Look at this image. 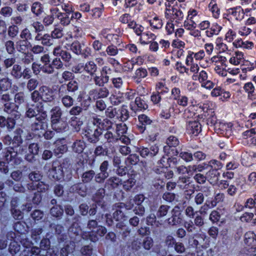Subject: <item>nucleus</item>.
Instances as JSON below:
<instances>
[{
    "mask_svg": "<svg viewBox=\"0 0 256 256\" xmlns=\"http://www.w3.org/2000/svg\"><path fill=\"white\" fill-rule=\"evenodd\" d=\"M49 110V104H41L40 107L32 106L30 107L27 108L26 116L29 118H32L36 116L38 112H40L42 114L41 116L43 118H46L47 116V112Z\"/></svg>",
    "mask_w": 256,
    "mask_h": 256,
    "instance_id": "f257e3e1",
    "label": "nucleus"
},
{
    "mask_svg": "<svg viewBox=\"0 0 256 256\" xmlns=\"http://www.w3.org/2000/svg\"><path fill=\"white\" fill-rule=\"evenodd\" d=\"M192 79L194 80L198 81L202 85V86L206 88L210 89L214 86V84L208 80L207 72L204 70H202L196 74H194L192 76Z\"/></svg>",
    "mask_w": 256,
    "mask_h": 256,
    "instance_id": "f03ea898",
    "label": "nucleus"
},
{
    "mask_svg": "<svg viewBox=\"0 0 256 256\" xmlns=\"http://www.w3.org/2000/svg\"><path fill=\"white\" fill-rule=\"evenodd\" d=\"M182 210L179 206H176L172 210V216L167 220L169 224L176 226L180 224L182 220Z\"/></svg>",
    "mask_w": 256,
    "mask_h": 256,
    "instance_id": "7ed1b4c3",
    "label": "nucleus"
},
{
    "mask_svg": "<svg viewBox=\"0 0 256 256\" xmlns=\"http://www.w3.org/2000/svg\"><path fill=\"white\" fill-rule=\"evenodd\" d=\"M226 15L231 20H240L244 18V12L241 6H236L227 10Z\"/></svg>",
    "mask_w": 256,
    "mask_h": 256,
    "instance_id": "20e7f679",
    "label": "nucleus"
},
{
    "mask_svg": "<svg viewBox=\"0 0 256 256\" xmlns=\"http://www.w3.org/2000/svg\"><path fill=\"white\" fill-rule=\"evenodd\" d=\"M166 146L164 147V150L165 152L170 154L171 156H176L178 154V152L176 150L172 149L171 150L172 154L169 152L170 148H176L177 146L180 143L178 138L174 136H170L166 140Z\"/></svg>",
    "mask_w": 256,
    "mask_h": 256,
    "instance_id": "39448f33",
    "label": "nucleus"
},
{
    "mask_svg": "<svg viewBox=\"0 0 256 256\" xmlns=\"http://www.w3.org/2000/svg\"><path fill=\"white\" fill-rule=\"evenodd\" d=\"M48 176L54 180H60L63 176L62 167L59 163L54 162L48 171Z\"/></svg>",
    "mask_w": 256,
    "mask_h": 256,
    "instance_id": "423d86ee",
    "label": "nucleus"
},
{
    "mask_svg": "<svg viewBox=\"0 0 256 256\" xmlns=\"http://www.w3.org/2000/svg\"><path fill=\"white\" fill-rule=\"evenodd\" d=\"M244 242L251 246L252 254L250 256H256V235L252 232H248L244 234Z\"/></svg>",
    "mask_w": 256,
    "mask_h": 256,
    "instance_id": "0eeeda50",
    "label": "nucleus"
},
{
    "mask_svg": "<svg viewBox=\"0 0 256 256\" xmlns=\"http://www.w3.org/2000/svg\"><path fill=\"white\" fill-rule=\"evenodd\" d=\"M40 92L41 100L44 102H51L54 99L52 90L46 86H42L40 88Z\"/></svg>",
    "mask_w": 256,
    "mask_h": 256,
    "instance_id": "6e6552de",
    "label": "nucleus"
},
{
    "mask_svg": "<svg viewBox=\"0 0 256 256\" xmlns=\"http://www.w3.org/2000/svg\"><path fill=\"white\" fill-rule=\"evenodd\" d=\"M52 54L55 56L60 57L62 60L66 62H69L72 58L70 53L62 50L60 46H57L54 48Z\"/></svg>",
    "mask_w": 256,
    "mask_h": 256,
    "instance_id": "1a4fd4ad",
    "label": "nucleus"
},
{
    "mask_svg": "<svg viewBox=\"0 0 256 256\" xmlns=\"http://www.w3.org/2000/svg\"><path fill=\"white\" fill-rule=\"evenodd\" d=\"M78 90V84L76 80L70 81L66 85L62 84L58 88V94L62 96L66 92H74Z\"/></svg>",
    "mask_w": 256,
    "mask_h": 256,
    "instance_id": "9d476101",
    "label": "nucleus"
},
{
    "mask_svg": "<svg viewBox=\"0 0 256 256\" xmlns=\"http://www.w3.org/2000/svg\"><path fill=\"white\" fill-rule=\"evenodd\" d=\"M214 126L218 133H220L227 137H228L232 134V124H226L220 122H216L214 124Z\"/></svg>",
    "mask_w": 256,
    "mask_h": 256,
    "instance_id": "9b49d317",
    "label": "nucleus"
},
{
    "mask_svg": "<svg viewBox=\"0 0 256 256\" xmlns=\"http://www.w3.org/2000/svg\"><path fill=\"white\" fill-rule=\"evenodd\" d=\"M48 67L46 74H51L54 72V70H60L64 68V63L60 58L56 56L51 62L50 64L47 66Z\"/></svg>",
    "mask_w": 256,
    "mask_h": 256,
    "instance_id": "f8f14e48",
    "label": "nucleus"
},
{
    "mask_svg": "<svg viewBox=\"0 0 256 256\" xmlns=\"http://www.w3.org/2000/svg\"><path fill=\"white\" fill-rule=\"evenodd\" d=\"M52 129L58 132L64 131L68 127V124L62 118L51 122Z\"/></svg>",
    "mask_w": 256,
    "mask_h": 256,
    "instance_id": "ddd939ff",
    "label": "nucleus"
},
{
    "mask_svg": "<svg viewBox=\"0 0 256 256\" xmlns=\"http://www.w3.org/2000/svg\"><path fill=\"white\" fill-rule=\"evenodd\" d=\"M31 46V44L26 40H18L16 42V48L21 53L28 52Z\"/></svg>",
    "mask_w": 256,
    "mask_h": 256,
    "instance_id": "4468645a",
    "label": "nucleus"
},
{
    "mask_svg": "<svg viewBox=\"0 0 256 256\" xmlns=\"http://www.w3.org/2000/svg\"><path fill=\"white\" fill-rule=\"evenodd\" d=\"M188 132L194 136H197L201 131V125L196 121H190L187 125Z\"/></svg>",
    "mask_w": 256,
    "mask_h": 256,
    "instance_id": "2eb2a0df",
    "label": "nucleus"
},
{
    "mask_svg": "<svg viewBox=\"0 0 256 256\" xmlns=\"http://www.w3.org/2000/svg\"><path fill=\"white\" fill-rule=\"evenodd\" d=\"M220 175V172L216 168H211L206 173L207 180L211 184H214L218 180V177Z\"/></svg>",
    "mask_w": 256,
    "mask_h": 256,
    "instance_id": "dca6fc26",
    "label": "nucleus"
},
{
    "mask_svg": "<svg viewBox=\"0 0 256 256\" xmlns=\"http://www.w3.org/2000/svg\"><path fill=\"white\" fill-rule=\"evenodd\" d=\"M148 106L145 102L140 97H136L134 104H131V109L136 112L138 110H146Z\"/></svg>",
    "mask_w": 256,
    "mask_h": 256,
    "instance_id": "f3484780",
    "label": "nucleus"
},
{
    "mask_svg": "<svg viewBox=\"0 0 256 256\" xmlns=\"http://www.w3.org/2000/svg\"><path fill=\"white\" fill-rule=\"evenodd\" d=\"M44 118H43L42 116L36 118L37 122L32 124V130L35 132L39 130L42 132V130H44L47 128V124L43 121Z\"/></svg>",
    "mask_w": 256,
    "mask_h": 256,
    "instance_id": "a211bd4d",
    "label": "nucleus"
},
{
    "mask_svg": "<svg viewBox=\"0 0 256 256\" xmlns=\"http://www.w3.org/2000/svg\"><path fill=\"white\" fill-rule=\"evenodd\" d=\"M106 232L107 230L104 226H98L96 232H92L90 233L89 238L91 241L96 242L98 240V238L95 234H96L98 236L102 237L106 233Z\"/></svg>",
    "mask_w": 256,
    "mask_h": 256,
    "instance_id": "6ab92c4d",
    "label": "nucleus"
},
{
    "mask_svg": "<svg viewBox=\"0 0 256 256\" xmlns=\"http://www.w3.org/2000/svg\"><path fill=\"white\" fill-rule=\"evenodd\" d=\"M162 198L166 202L173 204H176L180 201V198L178 194L170 192H164Z\"/></svg>",
    "mask_w": 256,
    "mask_h": 256,
    "instance_id": "aec40b11",
    "label": "nucleus"
},
{
    "mask_svg": "<svg viewBox=\"0 0 256 256\" xmlns=\"http://www.w3.org/2000/svg\"><path fill=\"white\" fill-rule=\"evenodd\" d=\"M156 37V36L150 32H143L140 36V41L142 44H146L154 40Z\"/></svg>",
    "mask_w": 256,
    "mask_h": 256,
    "instance_id": "412c9836",
    "label": "nucleus"
},
{
    "mask_svg": "<svg viewBox=\"0 0 256 256\" xmlns=\"http://www.w3.org/2000/svg\"><path fill=\"white\" fill-rule=\"evenodd\" d=\"M49 108H50V105ZM48 110H50L51 122L62 118V111L59 106H54Z\"/></svg>",
    "mask_w": 256,
    "mask_h": 256,
    "instance_id": "4be33fe9",
    "label": "nucleus"
},
{
    "mask_svg": "<svg viewBox=\"0 0 256 256\" xmlns=\"http://www.w3.org/2000/svg\"><path fill=\"white\" fill-rule=\"evenodd\" d=\"M230 62L234 65H238L244 62V54L242 52H236L230 59Z\"/></svg>",
    "mask_w": 256,
    "mask_h": 256,
    "instance_id": "5701e85b",
    "label": "nucleus"
},
{
    "mask_svg": "<svg viewBox=\"0 0 256 256\" xmlns=\"http://www.w3.org/2000/svg\"><path fill=\"white\" fill-rule=\"evenodd\" d=\"M70 48L74 53L78 55L82 54L83 48H84V44L82 42L76 40L71 44Z\"/></svg>",
    "mask_w": 256,
    "mask_h": 256,
    "instance_id": "b1692460",
    "label": "nucleus"
},
{
    "mask_svg": "<svg viewBox=\"0 0 256 256\" xmlns=\"http://www.w3.org/2000/svg\"><path fill=\"white\" fill-rule=\"evenodd\" d=\"M110 130L108 129L106 131L103 132L102 134L104 138L108 144L116 142L118 140V136L114 134Z\"/></svg>",
    "mask_w": 256,
    "mask_h": 256,
    "instance_id": "393cba45",
    "label": "nucleus"
},
{
    "mask_svg": "<svg viewBox=\"0 0 256 256\" xmlns=\"http://www.w3.org/2000/svg\"><path fill=\"white\" fill-rule=\"evenodd\" d=\"M27 188L28 190H34L36 189L38 192H43L48 190V186L42 182H39L38 184L36 186H34L32 184H28Z\"/></svg>",
    "mask_w": 256,
    "mask_h": 256,
    "instance_id": "a878e982",
    "label": "nucleus"
},
{
    "mask_svg": "<svg viewBox=\"0 0 256 256\" xmlns=\"http://www.w3.org/2000/svg\"><path fill=\"white\" fill-rule=\"evenodd\" d=\"M105 190L104 188H100L98 190L94 197V200L102 208L104 206V202L102 198L104 197Z\"/></svg>",
    "mask_w": 256,
    "mask_h": 256,
    "instance_id": "bb28decb",
    "label": "nucleus"
},
{
    "mask_svg": "<svg viewBox=\"0 0 256 256\" xmlns=\"http://www.w3.org/2000/svg\"><path fill=\"white\" fill-rule=\"evenodd\" d=\"M97 66L93 61H89L84 66V70L90 76H94L97 71Z\"/></svg>",
    "mask_w": 256,
    "mask_h": 256,
    "instance_id": "cd10ccee",
    "label": "nucleus"
},
{
    "mask_svg": "<svg viewBox=\"0 0 256 256\" xmlns=\"http://www.w3.org/2000/svg\"><path fill=\"white\" fill-rule=\"evenodd\" d=\"M186 63L188 66H190L188 69L190 72L194 74H196L198 72L200 68L197 64L194 63V60H192L191 56H187Z\"/></svg>",
    "mask_w": 256,
    "mask_h": 256,
    "instance_id": "c85d7f7f",
    "label": "nucleus"
},
{
    "mask_svg": "<svg viewBox=\"0 0 256 256\" xmlns=\"http://www.w3.org/2000/svg\"><path fill=\"white\" fill-rule=\"evenodd\" d=\"M13 13V8L8 6H4L0 9V15L5 19L10 18L12 16Z\"/></svg>",
    "mask_w": 256,
    "mask_h": 256,
    "instance_id": "c756f323",
    "label": "nucleus"
},
{
    "mask_svg": "<svg viewBox=\"0 0 256 256\" xmlns=\"http://www.w3.org/2000/svg\"><path fill=\"white\" fill-rule=\"evenodd\" d=\"M40 62L44 64V65L40 68L42 72L46 74V70H48V64H50V57L48 54H45L41 56L40 58Z\"/></svg>",
    "mask_w": 256,
    "mask_h": 256,
    "instance_id": "7c9ffc66",
    "label": "nucleus"
},
{
    "mask_svg": "<svg viewBox=\"0 0 256 256\" xmlns=\"http://www.w3.org/2000/svg\"><path fill=\"white\" fill-rule=\"evenodd\" d=\"M31 11L36 16H40L44 12L42 4L38 2H34L31 6Z\"/></svg>",
    "mask_w": 256,
    "mask_h": 256,
    "instance_id": "2f4dec72",
    "label": "nucleus"
},
{
    "mask_svg": "<svg viewBox=\"0 0 256 256\" xmlns=\"http://www.w3.org/2000/svg\"><path fill=\"white\" fill-rule=\"evenodd\" d=\"M244 88L245 91L248 94V96L251 100H254L256 98V94L254 93V88L252 82L246 83Z\"/></svg>",
    "mask_w": 256,
    "mask_h": 256,
    "instance_id": "473e14b6",
    "label": "nucleus"
},
{
    "mask_svg": "<svg viewBox=\"0 0 256 256\" xmlns=\"http://www.w3.org/2000/svg\"><path fill=\"white\" fill-rule=\"evenodd\" d=\"M71 190L76 192L82 196H84L86 195V186L83 184L78 183L73 185L71 187Z\"/></svg>",
    "mask_w": 256,
    "mask_h": 256,
    "instance_id": "72a5a7b5",
    "label": "nucleus"
},
{
    "mask_svg": "<svg viewBox=\"0 0 256 256\" xmlns=\"http://www.w3.org/2000/svg\"><path fill=\"white\" fill-rule=\"evenodd\" d=\"M190 183V178L189 176H180L177 182L178 186L182 189L188 188Z\"/></svg>",
    "mask_w": 256,
    "mask_h": 256,
    "instance_id": "f704fd0d",
    "label": "nucleus"
},
{
    "mask_svg": "<svg viewBox=\"0 0 256 256\" xmlns=\"http://www.w3.org/2000/svg\"><path fill=\"white\" fill-rule=\"evenodd\" d=\"M86 147L85 143L83 140H76L72 146V150L76 153H82Z\"/></svg>",
    "mask_w": 256,
    "mask_h": 256,
    "instance_id": "c9c22d12",
    "label": "nucleus"
},
{
    "mask_svg": "<svg viewBox=\"0 0 256 256\" xmlns=\"http://www.w3.org/2000/svg\"><path fill=\"white\" fill-rule=\"evenodd\" d=\"M109 79V77H106L100 74V76H94V81L96 85L99 86H103L104 84L108 82Z\"/></svg>",
    "mask_w": 256,
    "mask_h": 256,
    "instance_id": "e433bc0d",
    "label": "nucleus"
},
{
    "mask_svg": "<svg viewBox=\"0 0 256 256\" xmlns=\"http://www.w3.org/2000/svg\"><path fill=\"white\" fill-rule=\"evenodd\" d=\"M67 150V146L66 145L62 144L60 142H56L55 143V148L54 150L56 156L60 157V154H62Z\"/></svg>",
    "mask_w": 256,
    "mask_h": 256,
    "instance_id": "4c0bfd02",
    "label": "nucleus"
},
{
    "mask_svg": "<svg viewBox=\"0 0 256 256\" xmlns=\"http://www.w3.org/2000/svg\"><path fill=\"white\" fill-rule=\"evenodd\" d=\"M103 132H101L100 128H96L94 130L90 138L88 139V141L91 143L96 144L100 140V136L102 135Z\"/></svg>",
    "mask_w": 256,
    "mask_h": 256,
    "instance_id": "58836bf2",
    "label": "nucleus"
},
{
    "mask_svg": "<svg viewBox=\"0 0 256 256\" xmlns=\"http://www.w3.org/2000/svg\"><path fill=\"white\" fill-rule=\"evenodd\" d=\"M121 180L116 176H112L108 179L106 182V186L110 187L112 188H116L120 184Z\"/></svg>",
    "mask_w": 256,
    "mask_h": 256,
    "instance_id": "ea45409f",
    "label": "nucleus"
},
{
    "mask_svg": "<svg viewBox=\"0 0 256 256\" xmlns=\"http://www.w3.org/2000/svg\"><path fill=\"white\" fill-rule=\"evenodd\" d=\"M70 15L67 13L62 12L58 18L60 24L63 26L68 25L72 18V16H70Z\"/></svg>",
    "mask_w": 256,
    "mask_h": 256,
    "instance_id": "a19ab883",
    "label": "nucleus"
},
{
    "mask_svg": "<svg viewBox=\"0 0 256 256\" xmlns=\"http://www.w3.org/2000/svg\"><path fill=\"white\" fill-rule=\"evenodd\" d=\"M10 74L16 79H20L21 78L22 76L21 66L17 64H14L10 72Z\"/></svg>",
    "mask_w": 256,
    "mask_h": 256,
    "instance_id": "79ce46f5",
    "label": "nucleus"
},
{
    "mask_svg": "<svg viewBox=\"0 0 256 256\" xmlns=\"http://www.w3.org/2000/svg\"><path fill=\"white\" fill-rule=\"evenodd\" d=\"M136 176V174L132 175L128 180L124 182L122 186L125 190H130L135 184L136 180L134 178Z\"/></svg>",
    "mask_w": 256,
    "mask_h": 256,
    "instance_id": "37998d69",
    "label": "nucleus"
},
{
    "mask_svg": "<svg viewBox=\"0 0 256 256\" xmlns=\"http://www.w3.org/2000/svg\"><path fill=\"white\" fill-rule=\"evenodd\" d=\"M184 26L186 29L192 30L196 28V22L193 19V16H189L184 21Z\"/></svg>",
    "mask_w": 256,
    "mask_h": 256,
    "instance_id": "c03bdc74",
    "label": "nucleus"
},
{
    "mask_svg": "<svg viewBox=\"0 0 256 256\" xmlns=\"http://www.w3.org/2000/svg\"><path fill=\"white\" fill-rule=\"evenodd\" d=\"M95 172L93 170H89L83 173L82 176V180L84 183L90 182L94 178Z\"/></svg>",
    "mask_w": 256,
    "mask_h": 256,
    "instance_id": "a18cd8bd",
    "label": "nucleus"
},
{
    "mask_svg": "<svg viewBox=\"0 0 256 256\" xmlns=\"http://www.w3.org/2000/svg\"><path fill=\"white\" fill-rule=\"evenodd\" d=\"M63 208L60 205H55L50 210V213L54 217L60 216L63 214Z\"/></svg>",
    "mask_w": 256,
    "mask_h": 256,
    "instance_id": "49530a36",
    "label": "nucleus"
},
{
    "mask_svg": "<svg viewBox=\"0 0 256 256\" xmlns=\"http://www.w3.org/2000/svg\"><path fill=\"white\" fill-rule=\"evenodd\" d=\"M108 150L107 148L102 146L99 145L96 146L94 150V155L95 156H105L108 154Z\"/></svg>",
    "mask_w": 256,
    "mask_h": 256,
    "instance_id": "de8ad7c7",
    "label": "nucleus"
},
{
    "mask_svg": "<svg viewBox=\"0 0 256 256\" xmlns=\"http://www.w3.org/2000/svg\"><path fill=\"white\" fill-rule=\"evenodd\" d=\"M112 122L108 118L103 119L100 126L96 128H100L101 132H105L106 130L112 128Z\"/></svg>",
    "mask_w": 256,
    "mask_h": 256,
    "instance_id": "09e8293b",
    "label": "nucleus"
},
{
    "mask_svg": "<svg viewBox=\"0 0 256 256\" xmlns=\"http://www.w3.org/2000/svg\"><path fill=\"white\" fill-rule=\"evenodd\" d=\"M170 206L168 205H161L158 210L156 216L158 218H160L166 216L169 211Z\"/></svg>",
    "mask_w": 256,
    "mask_h": 256,
    "instance_id": "8fccbe9b",
    "label": "nucleus"
},
{
    "mask_svg": "<svg viewBox=\"0 0 256 256\" xmlns=\"http://www.w3.org/2000/svg\"><path fill=\"white\" fill-rule=\"evenodd\" d=\"M19 32L18 26L15 24H12L8 26V34L11 38H16Z\"/></svg>",
    "mask_w": 256,
    "mask_h": 256,
    "instance_id": "3c124183",
    "label": "nucleus"
},
{
    "mask_svg": "<svg viewBox=\"0 0 256 256\" xmlns=\"http://www.w3.org/2000/svg\"><path fill=\"white\" fill-rule=\"evenodd\" d=\"M18 109V106L11 101L4 104V111L8 114Z\"/></svg>",
    "mask_w": 256,
    "mask_h": 256,
    "instance_id": "603ef678",
    "label": "nucleus"
},
{
    "mask_svg": "<svg viewBox=\"0 0 256 256\" xmlns=\"http://www.w3.org/2000/svg\"><path fill=\"white\" fill-rule=\"evenodd\" d=\"M74 101V98L68 95H65L63 96L62 98V104L65 107L67 108H69L72 106Z\"/></svg>",
    "mask_w": 256,
    "mask_h": 256,
    "instance_id": "864d4df0",
    "label": "nucleus"
},
{
    "mask_svg": "<svg viewBox=\"0 0 256 256\" xmlns=\"http://www.w3.org/2000/svg\"><path fill=\"white\" fill-rule=\"evenodd\" d=\"M18 154L17 152L14 150L12 148H9L5 154V158L8 162L12 161Z\"/></svg>",
    "mask_w": 256,
    "mask_h": 256,
    "instance_id": "5fc2aeb1",
    "label": "nucleus"
},
{
    "mask_svg": "<svg viewBox=\"0 0 256 256\" xmlns=\"http://www.w3.org/2000/svg\"><path fill=\"white\" fill-rule=\"evenodd\" d=\"M28 177L30 181L32 182H38L42 179V176L39 172L33 171L28 174Z\"/></svg>",
    "mask_w": 256,
    "mask_h": 256,
    "instance_id": "6e6d98bb",
    "label": "nucleus"
},
{
    "mask_svg": "<svg viewBox=\"0 0 256 256\" xmlns=\"http://www.w3.org/2000/svg\"><path fill=\"white\" fill-rule=\"evenodd\" d=\"M38 81L34 78L30 79L27 82L26 88L30 91L34 90L38 86Z\"/></svg>",
    "mask_w": 256,
    "mask_h": 256,
    "instance_id": "4d7b16f0",
    "label": "nucleus"
},
{
    "mask_svg": "<svg viewBox=\"0 0 256 256\" xmlns=\"http://www.w3.org/2000/svg\"><path fill=\"white\" fill-rule=\"evenodd\" d=\"M11 80L8 78H4L0 80V89L7 90L11 86Z\"/></svg>",
    "mask_w": 256,
    "mask_h": 256,
    "instance_id": "13d9d810",
    "label": "nucleus"
},
{
    "mask_svg": "<svg viewBox=\"0 0 256 256\" xmlns=\"http://www.w3.org/2000/svg\"><path fill=\"white\" fill-rule=\"evenodd\" d=\"M30 49L32 54H40L43 53L44 50V48L42 46L38 44H34L32 46L31 44V46H30Z\"/></svg>",
    "mask_w": 256,
    "mask_h": 256,
    "instance_id": "bf43d9fd",
    "label": "nucleus"
},
{
    "mask_svg": "<svg viewBox=\"0 0 256 256\" xmlns=\"http://www.w3.org/2000/svg\"><path fill=\"white\" fill-rule=\"evenodd\" d=\"M212 208V207L210 202V201L206 200L204 204L200 207L198 212L202 216H204L208 214V210Z\"/></svg>",
    "mask_w": 256,
    "mask_h": 256,
    "instance_id": "052dcab7",
    "label": "nucleus"
},
{
    "mask_svg": "<svg viewBox=\"0 0 256 256\" xmlns=\"http://www.w3.org/2000/svg\"><path fill=\"white\" fill-rule=\"evenodd\" d=\"M139 161V156L136 154H130L126 159V162L130 165H135Z\"/></svg>",
    "mask_w": 256,
    "mask_h": 256,
    "instance_id": "680f3d73",
    "label": "nucleus"
},
{
    "mask_svg": "<svg viewBox=\"0 0 256 256\" xmlns=\"http://www.w3.org/2000/svg\"><path fill=\"white\" fill-rule=\"evenodd\" d=\"M128 130V128L125 124L121 123L116 125V132L117 136L123 135Z\"/></svg>",
    "mask_w": 256,
    "mask_h": 256,
    "instance_id": "e2e57ef3",
    "label": "nucleus"
},
{
    "mask_svg": "<svg viewBox=\"0 0 256 256\" xmlns=\"http://www.w3.org/2000/svg\"><path fill=\"white\" fill-rule=\"evenodd\" d=\"M222 164L215 160H212L208 162V164H206V168L208 167H210L211 168H216V170L220 169L222 167Z\"/></svg>",
    "mask_w": 256,
    "mask_h": 256,
    "instance_id": "0e129e2a",
    "label": "nucleus"
},
{
    "mask_svg": "<svg viewBox=\"0 0 256 256\" xmlns=\"http://www.w3.org/2000/svg\"><path fill=\"white\" fill-rule=\"evenodd\" d=\"M184 8H180L178 6L176 7L175 12H174V19H176L178 20H183L184 13Z\"/></svg>",
    "mask_w": 256,
    "mask_h": 256,
    "instance_id": "69168bd1",
    "label": "nucleus"
},
{
    "mask_svg": "<svg viewBox=\"0 0 256 256\" xmlns=\"http://www.w3.org/2000/svg\"><path fill=\"white\" fill-rule=\"evenodd\" d=\"M4 46L6 47V50L8 54H12L14 52V44L13 41L11 40L6 41L4 44Z\"/></svg>",
    "mask_w": 256,
    "mask_h": 256,
    "instance_id": "338daca9",
    "label": "nucleus"
},
{
    "mask_svg": "<svg viewBox=\"0 0 256 256\" xmlns=\"http://www.w3.org/2000/svg\"><path fill=\"white\" fill-rule=\"evenodd\" d=\"M108 172H101L96 174L95 176V180L98 183H102L104 180L108 176Z\"/></svg>",
    "mask_w": 256,
    "mask_h": 256,
    "instance_id": "774afa93",
    "label": "nucleus"
}]
</instances>
